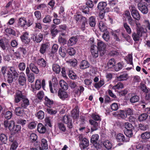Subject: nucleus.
Returning a JSON list of instances; mask_svg holds the SVG:
<instances>
[{
	"instance_id": "nucleus-53",
	"label": "nucleus",
	"mask_w": 150,
	"mask_h": 150,
	"mask_svg": "<svg viewBox=\"0 0 150 150\" xmlns=\"http://www.w3.org/2000/svg\"><path fill=\"white\" fill-rule=\"evenodd\" d=\"M104 84V80L103 79H101L100 80L98 83H95L94 86L96 88H99L103 86Z\"/></svg>"
},
{
	"instance_id": "nucleus-6",
	"label": "nucleus",
	"mask_w": 150,
	"mask_h": 150,
	"mask_svg": "<svg viewBox=\"0 0 150 150\" xmlns=\"http://www.w3.org/2000/svg\"><path fill=\"white\" fill-rule=\"evenodd\" d=\"M138 9L143 14H146L148 11V8L144 3H139L138 4Z\"/></svg>"
},
{
	"instance_id": "nucleus-51",
	"label": "nucleus",
	"mask_w": 150,
	"mask_h": 150,
	"mask_svg": "<svg viewBox=\"0 0 150 150\" xmlns=\"http://www.w3.org/2000/svg\"><path fill=\"white\" fill-rule=\"evenodd\" d=\"M36 117L39 119H42L44 117V112L42 110L39 111L37 113Z\"/></svg>"
},
{
	"instance_id": "nucleus-40",
	"label": "nucleus",
	"mask_w": 150,
	"mask_h": 150,
	"mask_svg": "<svg viewBox=\"0 0 150 150\" xmlns=\"http://www.w3.org/2000/svg\"><path fill=\"white\" fill-rule=\"evenodd\" d=\"M115 64V62L114 59H111L109 60L108 66L109 68H114Z\"/></svg>"
},
{
	"instance_id": "nucleus-39",
	"label": "nucleus",
	"mask_w": 150,
	"mask_h": 150,
	"mask_svg": "<svg viewBox=\"0 0 150 150\" xmlns=\"http://www.w3.org/2000/svg\"><path fill=\"white\" fill-rule=\"evenodd\" d=\"M52 17L49 15H47L43 18L42 21L45 23H49L52 21Z\"/></svg>"
},
{
	"instance_id": "nucleus-10",
	"label": "nucleus",
	"mask_w": 150,
	"mask_h": 150,
	"mask_svg": "<svg viewBox=\"0 0 150 150\" xmlns=\"http://www.w3.org/2000/svg\"><path fill=\"white\" fill-rule=\"evenodd\" d=\"M99 50L96 46L92 45L90 48V51L93 56L94 58H96L98 56Z\"/></svg>"
},
{
	"instance_id": "nucleus-12",
	"label": "nucleus",
	"mask_w": 150,
	"mask_h": 150,
	"mask_svg": "<svg viewBox=\"0 0 150 150\" xmlns=\"http://www.w3.org/2000/svg\"><path fill=\"white\" fill-rule=\"evenodd\" d=\"M50 48V44L49 42H46L41 45L40 50V52L44 54L47 50Z\"/></svg>"
},
{
	"instance_id": "nucleus-7",
	"label": "nucleus",
	"mask_w": 150,
	"mask_h": 150,
	"mask_svg": "<svg viewBox=\"0 0 150 150\" xmlns=\"http://www.w3.org/2000/svg\"><path fill=\"white\" fill-rule=\"evenodd\" d=\"M89 122L91 125V132L97 130L98 129L99 127V123L91 119L89 120Z\"/></svg>"
},
{
	"instance_id": "nucleus-46",
	"label": "nucleus",
	"mask_w": 150,
	"mask_h": 150,
	"mask_svg": "<svg viewBox=\"0 0 150 150\" xmlns=\"http://www.w3.org/2000/svg\"><path fill=\"white\" fill-rule=\"evenodd\" d=\"M99 138V136L98 134H96L93 135L91 138V142L92 143H96L98 140Z\"/></svg>"
},
{
	"instance_id": "nucleus-54",
	"label": "nucleus",
	"mask_w": 150,
	"mask_h": 150,
	"mask_svg": "<svg viewBox=\"0 0 150 150\" xmlns=\"http://www.w3.org/2000/svg\"><path fill=\"white\" fill-rule=\"evenodd\" d=\"M139 100V98L136 95L132 96L130 99V101L132 103L138 102Z\"/></svg>"
},
{
	"instance_id": "nucleus-25",
	"label": "nucleus",
	"mask_w": 150,
	"mask_h": 150,
	"mask_svg": "<svg viewBox=\"0 0 150 150\" xmlns=\"http://www.w3.org/2000/svg\"><path fill=\"white\" fill-rule=\"evenodd\" d=\"M1 115L3 117H4L6 119L9 120L11 117L12 114V112L10 111H7L5 113L3 111Z\"/></svg>"
},
{
	"instance_id": "nucleus-13",
	"label": "nucleus",
	"mask_w": 150,
	"mask_h": 150,
	"mask_svg": "<svg viewBox=\"0 0 150 150\" xmlns=\"http://www.w3.org/2000/svg\"><path fill=\"white\" fill-rule=\"evenodd\" d=\"M20 105L22 108L26 109L30 105L29 101L25 96L21 102Z\"/></svg>"
},
{
	"instance_id": "nucleus-44",
	"label": "nucleus",
	"mask_w": 150,
	"mask_h": 150,
	"mask_svg": "<svg viewBox=\"0 0 150 150\" xmlns=\"http://www.w3.org/2000/svg\"><path fill=\"white\" fill-rule=\"evenodd\" d=\"M74 18L76 21L77 22L79 21L80 22L82 21V20L83 18H86L85 17H83L81 15L78 14L75 15Z\"/></svg>"
},
{
	"instance_id": "nucleus-3",
	"label": "nucleus",
	"mask_w": 150,
	"mask_h": 150,
	"mask_svg": "<svg viewBox=\"0 0 150 150\" xmlns=\"http://www.w3.org/2000/svg\"><path fill=\"white\" fill-rule=\"evenodd\" d=\"M133 17L137 20H139L140 18V16L138 11L134 6H131L129 7Z\"/></svg>"
},
{
	"instance_id": "nucleus-59",
	"label": "nucleus",
	"mask_w": 150,
	"mask_h": 150,
	"mask_svg": "<svg viewBox=\"0 0 150 150\" xmlns=\"http://www.w3.org/2000/svg\"><path fill=\"white\" fill-rule=\"evenodd\" d=\"M0 139L2 142L6 143L7 140V138L5 134H2L0 135Z\"/></svg>"
},
{
	"instance_id": "nucleus-23",
	"label": "nucleus",
	"mask_w": 150,
	"mask_h": 150,
	"mask_svg": "<svg viewBox=\"0 0 150 150\" xmlns=\"http://www.w3.org/2000/svg\"><path fill=\"white\" fill-rule=\"evenodd\" d=\"M37 129L39 132L41 134L45 133L46 130L45 127L41 123H39L38 124Z\"/></svg>"
},
{
	"instance_id": "nucleus-37",
	"label": "nucleus",
	"mask_w": 150,
	"mask_h": 150,
	"mask_svg": "<svg viewBox=\"0 0 150 150\" xmlns=\"http://www.w3.org/2000/svg\"><path fill=\"white\" fill-rule=\"evenodd\" d=\"M103 144L105 147L108 150L110 149L112 147V144L108 140L104 142Z\"/></svg>"
},
{
	"instance_id": "nucleus-29",
	"label": "nucleus",
	"mask_w": 150,
	"mask_h": 150,
	"mask_svg": "<svg viewBox=\"0 0 150 150\" xmlns=\"http://www.w3.org/2000/svg\"><path fill=\"white\" fill-rule=\"evenodd\" d=\"M59 85L64 90H67L68 88L67 83L63 80H61L59 82Z\"/></svg>"
},
{
	"instance_id": "nucleus-28",
	"label": "nucleus",
	"mask_w": 150,
	"mask_h": 150,
	"mask_svg": "<svg viewBox=\"0 0 150 150\" xmlns=\"http://www.w3.org/2000/svg\"><path fill=\"white\" fill-rule=\"evenodd\" d=\"M79 9L85 14H88L89 13V9L88 7L86 6H81L79 7Z\"/></svg>"
},
{
	"instance_id": "nucleus-63",
	"label": "nucleus",
	"mask_w": 150,
	"mask_h": 150,
	"mask_svg": "<svg viewBox=\"0 0 150 150\" xmlns=\"http://www.w3.org/2000/svg\"><path fill=\"white\" fill-rule=\"evenodd\" d=\"M111 109L113 111H116L118 109V104L116 103H114L110 105Z\"/></svg>"
},
{
	"instance_id": "nucleus-27",
	"label": "nucleus",
	"mask_w": 150,
	"mask_h": 150,
	"mask_svg": "<svg viewBox=\"0 0 150 150\" xmlns=\"http://www.w3.org/2000/svg\"><path fill=\"white\" fill-rule=\"evenodd\" d=\"M78 40L75 37L71 38L68 42V45L69 46H71L75 44L77 42Z\"/></svg>"
},
{
	"instance_id": "nucleus-43",
	"label": "nucleus",
	"mask_w": 150,
	"mask_h": 150,
	"mask_svg": "<svg viewBox=\"0 0 150 150\" xmlns=\"http://www.w3.org/2000/svg\"><path fill=\"white\" fill-rule=\"evenodd\" d=\"M45 105L49 107H50L53 104V101L50 100L47 97L45 98Z\"/></svg>"
},
{
	"instance_id": "nucleus-9",
	"label": "nucleus",
	"mask_w": 150,
	"mask_h": 150,
	"mask_svg": "<svg viewBox=\"0 0 150 150\" xmlns=\"http://www.w3.org/2000/svg\"><path fill=\"white\" fill-rule=\"evenodd\" d=\"M63 121L66 124H67V127L70 129L73 127V125L71 120L70 119L69 116L64 115L63 118Z\"/></svg>"
},
{
	"instance_id": "nucleus-45",
	"label": "nucleus",
	"mask_w": 150,
	"mask_h": 150,
	"mask_svg": "<svg viewBox=\"0 0 150 150\" xmlns=\"http://www.w3.org/2000/svg\"><path fill=\"white\" fill-rule=\"evenodd\" d=\"M65 51V49L63 47H61L59 49V54L63 57H64L66 56Z\"/></svg>"
},
{
	"instance_id": "nucleus-61",
	"label": "nucleus",
	"mask_w": 150,
	"mask_h": 150,
	"mask_svg": "<svg viewBox=\"0 0 150 150\" xmlns=\"http://www.w3.org/2000/svg\"><path fill=\"white\" fill-rule=\"evenodd\" d=\"M124 132L126 135L129 137H131L133 135L132 130L126 129Z\"/></svg>"
},
{
	"instance_id": "nucleus-52",
	"label": "nucleus",
	"mask_w": 150,
	"mask_h": 150,
	"mask_svg": "<svg viewBox=\"0 0 150 150\" xmlns=\"http://www.w3.org/2000/svg\"><path fill=\"white\" fill-rule=\"evenodd\" d=\"M27 76L28 77V81L31 83L34 82L35 79V76L33 73H31L30 74Z\"/></svg>"
},
{
	"instance_id": "nucleus-21",
	"label": "nucleus",
	"mask_w": 150,
	"mask_h": 150,
	"mask_svg": "<svg viewBox=\"0 0 150 150\" xmlns=\"http://www.w3.org/2000/svg\"><path fill=\"white\" fill-rule=\"evenodd\" d=\"M13 124H14V122L12 120L9 121L7 120H6L4 122V127L6 128L8 127L9 130H10L12 127H13Z\"/></svg>"
},
{
	"instance_id": "nucleus-32",
	"label": "nucleus",
	"mask_w": 150,
	"mask_h": 150,
	"mask_svg": "<svg viewBox=\"0 0 150 150\" xmlns=\"http://www.w3.org/2000/svg\"><path fill=\"white\" fill-rule=\"evenodd\" d=\"M141 138L143 139H147L150 138V132H146L141 134Z\"/></svg>"
},
{
	"instance_id": "nucleus-22",
	"label": "nucleus",
	"mask_w": 150,
	"mask_h": 150,
	"mask_svg": "<svg viewBox=\"0 0 150 150\" xmlns=\"http://www.w3.org/2000/svg\"><path fill=\"white\" fill-rule=\"evenodd\" d=\"M23 109L21 106L16 107L15 110L16 115L18 116H23L24 114Z\"/></svg>"
},
{
	"instance_id": "nucleus-4",
	"label": "nucleus",
	"mask_w": 150,
	"mask_h": 150,
	"mask_svg": "<svg viewBox=\"0 0 150 150\" xmlns=\"http://www.w3.org/2000/svg\"><path fill=\"white\" fill-rule=\"evenodd\" d=\"M25 96L22 91H17L14 96V102L16 103H18Z\"/></svg>"
},
{
	"instance_id": "nucleus-47",
	"label": "nucleus",
	"mask_w": 150,
	"mask_h": 150,
	"mask_svg": "<svg viewBox=\"0 0 150 150\" xmlns=\"http://www.w3.org/2000/svg\"><path fill=\"white\" fill-rule=\"evenodd\" d=\"M68 76L70 79L73 80L76 79L77 78L76 74L72 71H69Z\"/></svg>"
},
{
	"instance_id": "nucleus-64",
	"label": "nucleus",
	"mask_w": 150,
	"mask_h": 150,
	"mask_svg": "<svg viewBox=\"0 0 150 150\" xmlns=\"http://www.w3.org/2000/svg\"><path fill=\"white\" fill-rule=\"evenodd\" d=\"M58 126L59 129L65 132L66 130V128L63 123L59 122L58 124Z\"/></svg>"
},
{
	"instance_id": "nucleus-24",
	"label": "nucleus",
	"mask_w": 150,
	"mask_h": 150,
	"mask_svg": "<svg viewBox=\"0 0 150 150\" xmlns=\"http://www.w3.org/2000/svg\"><path fill=\"white\" fill-rule=\"evenodd\" d=\"M37 63L38 65L43 67H45L47 65L46 62L42 58L38 59Z\"/></svg>"
},
{
	"instance_id": "nucleus-56",
	"label": "nucleus",
	"mask_w": 150,
	"mask_h": 150,
	"mask_svg": "<svg viewBox=\"0 0 150 150\" xmlns=\"http://www.w3.org/2000/svg\"><path fill=\"white\" fill-rule=\"evenodd\" d=\"M124 88V85L123 83L120 82H118L117 84L113 86L112 88L114 89H119Z\"/></svg>"
},
{
	"instance_id": "nucleus-36",
	"label": "nucleus",
	"mask_w": 150,
	"mask_h": 150,
	"mask_svg": "<svg viewBox=\"0 0 150 150\" xmlns=\"http://www.w3.org/2000/svg\"><path fill=\"white\" fill-rule=\"evenodd\" d=\"M148 115L146 113H142L139 117L138 120L140 122L145 120L147 118Z\"/></svg>"
},
{
	"instance_id": "nucleus-49",
	"label": "nucleus",
	"mask_w": 150,
	"mask_h": 150,
	"mask_svg": "<svg viewBox=\"0 0 150 150\" xmlns=\"http://www.w3.org/2000/svg\"><path fill=\"white\" fill-rule=\"evenodd\" d=\"M82 20V21L80 23H81V28L82 30H84L85 29V24L87 23V18H83Z\"/></svg>"
},
{
	"instance_id": "nucleus-16",
	"label": "nucleus",
	"mask_w": 150,
	"mask_h": 150,
	"mask_svg": "<svg viewBox=\"0 0 150 150\" xmlns=\"http://www.w3.org/2000/svg\"><path fill=\"white\" fill-rule=\"evenodd\" d=\"M9 70L8 71L7 73H10L12 76H13L14 78H17L19 74L17 72V70L14 67H9Z\"/></svg>"
},
{
	"instance_id": "nucleus-55",
	"label": "nucleus",
	"mask_w": 150,
	"mask_h": 150,
	"mask_svg": "<svg viewBox=\"0 0 150 150\" xmlns=\"http://www.w3.org/2000/svg\"><path fill=\"white\" fill-rule=\"evenodd\" d=\"M124 125L126 129L132 130L134 129V127L132 124L129 122H125V123Z\"/></svg>"
},
{
	"instance_id": "nucleus-18",
	"label": "nucleus",
	"mask_w": 150,
	"mask_h": 150,
	"mask_svg": "<svg viewBox=\"0 0 150 150\" xmlns=\"http://www.w3.org/2000/svg\"><path fill=\"white\" fill-rule=\"evenodd\" d=\"M80 68L82 69H84L89 67L90 64L86 60H83L80 63Z\"/></svg>"
},
{
	"instance_id": "nucleus-58",
	"label": "nucleus",
	"mask_w": 150,
	"mask_h": 150,
	"mask_svg": "<svg viewBox=\"0 0 150 150\" xmlns=\"http://www.w3.org/2000/svg\"><path fill=\"white\" fill-rule=\"evenodd\" d=\"M122 67L123 66L119 62L115 65L113 68L116 71H118L122 69Z\"/></svg>"
},
{
	"instance_id": "nucleus-62",
	"label": "nucleus",
	"mask_w": 150,
	"mask_h": 150,
	"mask_svg": "<svg viewBox=\"0 0 150 150\" xmlns=\"http://www.w3.org/2000/svg\"><path fill=\"white\" fill-rule=\"evenodd\" d=\"M41 82L40 80L37 79L35 82V88L37 90H39L41 88Z\"/></svg>"
},
{
	"instance_id": "nucleus-60",
	"label": "nucleus",
	"mask_w": 150,
	"mask_h": 150,
	"mask_svg": "<svg viewBox=\"0 0 150 150\" xmlns=\"http://www.w3.org/2000/svg\"><path fill=\"white\" fill-rule=\"evenodd\" d=\"M125 112L127 115H132L134 114V110L130 108L126 109Z\"/></svg>"
},
{
	"instance_id": "nucleus-35",
	"label": "nucleus",
	"mask_w": 150,
	"mask_h": 150,
	"mask_svg": "<svg viewBox=\"0 0 150 150\" xmlns=\"http://www.w3.org/2000/svg\"><path fill=\"white\" fill-rule=\"evenodd\" d=\"M107 5L106 3L105 2H100L98 5L97 8L100 10H104Z\"/></svg>"
},
{
	"instance_id": "nucleus-17",
	"label": "nucleus",
	"mask_w": 150,
	"mask_h": 150,
	"mask_svg": "<svg viewBox=\"0 0 150 150\" xmlns=\"http://www.w3.org/2000/svg\"><path fill=\"white\" fill-rule=\"evenodd\" d=\"M79 112L78 106L76 105L71 112V116L74 119H76L79 117Z\"/></svg>"
},
{
	"instance_id": "nucleus-33",
	"label": "nucleus",
	"mask_w": 150,
	"mask_h": 150,
	"mask_svg": "<svg viewBox=\"0 0 150 150\" xmlns=\"http://www.w3.org/2000/svg\"><path fill=\"white\" fill-rule=\"evenodd\" d=\"M123 26L126 32L129 34H131L132 30L129 25L127 23H123Z\"/></svg>"
},
{
	"instance_id": "nucleus-31",
	"label": "nucleus",
	"mask_w": 150,
	"mask_h": 150,
	"mask_svg": "<svg viewBox=\"0 0 150 150\" xmlns=\"http://www.w3.org/2000/svg\"><path fill=\"white\" fill-rule=\"evenodd\" d=\"M95 18L93 16L90 17L88 20V23L92 27H94L96 24Z\"/></svg>"
},
{
	"instance_id": "nucleus-50",
	"label": "nucleus",
	"mask_w": 150,
	"mask_h": 150,
	"mask_svg": "<svg viewBox=\"0 0 150 150\" xmlns=\"http://www.w3.org/2000/svg\"><path fill=\"white\" fill-rule=\"evenodd\" d=\"M7 82L9 83H11L13 81V79L15 78H14L13 76H12L10 73H7Z\"/></svg>"
},
{
	"instance_id": "nucleus-8",
	"label": "nucleus",
	"mask_w": 150,
	"mask_h": 150,
	"mask_svg": "<svg viewBox=\"0 0 150 150\" xmlns=\"http://www.w3.org/2000/svg\"><path fill=\"white\" fill-rule=\"evenodd\" d=\"M26 79L25 74L21 72L18 79V82L20 85L23 86L25 84Z\"/></svg>"
},
{
	"instance_id": "nucleus-26",
	"label": "nucleus",
	"mask_w": 150,
	"mask_h": 150,
	"mask_svg": "<svg viewBox=\"0 0 150 150\" xmlns=\"http://www.w3.org/2000/svg\"><path fill=\"white\" fill-rule=\"evenodd\" d=\"M43 35L42 34L40 33L39 35L35 36L33 35V40L36 41V42H40L42 40Z\"/></svg>"
},
{
	"instance_id": "nucleus-30",
	"label": "nucleus",
	"mask_w": 150,
	"mask_h": 150,
	"mask_svg": "<svg viewBox=\"0 0 150 150\" xmlns=\"http://www.w3.org/2000/svg\"><path fill=\"white\" fill-rule=\"evenodd\" d=\"M52 69L54 72L58 74L61 71V67L59 65L54 64L52 65Z\"/></svg>"
},
{
	"instance_id": "nucleus-41",
	"label": "nucleus",
	"mask_w": 150,
	"mask_h": 150,
	"mask_svg": "<svg viewBox=\"0 0 150 150\" xmlns=\"http://www.w3.org/2000/svg\"><path fill=\"white\" fill-rule=\"evenodd\" d=\"M27 21L24 18H21L18 21V24L21 27L24 26L26 24Z\"/></svg>"
},
{
	"instance_id": "nucleus-1",
	"label": "nucleus",
	"mask_w": 150,
	"mask_h": 150,
	"mask_svg": "<svg viewBox=\"0 0 150 150\" xmlns=\"http://www.w3.org/2000/svg\"><path fill=\"white\" fill-rule=\"evenodd\" d=\"M137 26V33L134 32L132 35V37L135 41H138L140 38L142 36V33L144 32V29L141 26L140 24L136 23Z\"/></svg>"
},
{
	"instance_id": "nucleus-57",
	"label": "nucleus",
	"mask_w": 150,
	"mask_h": 150,
	"mask_svg": "<svg viewBox=\"0 0 150 150\" xmlns=\"http://www.w3.org/2000/svg\"><path fill=\"white\" fill-rule=\"evenodd\" d=\"M103 34L102 37L103 39L106 41H108L110 39V36L108 32L105 31Z\"/></svg>"
},
{
	"instance_id": "nucleus-14",
	"label": "nucleus",
	"mask_w": 150,
	"mask_h": 150,
	"mask_svg": "<svg viewBox=\"0 0 150 150\" xmlns=\"http://www.w3.org/2000/svg\"><path fill=\"white\" fill-rule=\"evenodd\" d=\"M104 20H101L99 22V27L100 31L103 32L106 31L107 27Z\"/></svg>"
},
{
	"instance_id": "nucleus-5",
	"label": "nucleus",
	"mask_w": 150,
	"mask_h": 150,
	"mask_svg": "<svg viewBox=\"0 0 150 150\" xmlns=\"http://www.w3.org/2000/svg\"><path fill=\"white\" fill-rule=\"evenodd\" d=\"M58 96L61 100H64L69 97V95L65 90L60 89L58 91Z\"/></svg>"
},
{
	"instance_id": "nucleus-38",
	"label": "nucleus",
	"mask_w": 150,
	"mask_h": 150,
	"mask_svg": "<svg viewBox=\"0 0 150 150\" xmlns=\"http://www.w3.org/2000/svg\"><path fill=\"white\" fill-rule=\"evenodd\" d=\"M117 139L120 142H126L128 141L125 140V136L121 133H119L117 135Z\"/></svg>"
},
{
	"instance_id": "nucleus-19",
	"label": "nucleus",
	"mask_w": 150,
	"mask_h": 150,
	"mask_svg": "<svg viewBox=\"0 0 150 150\" xmlns=\"http://www.w3.org/2000/svg\"><path fill=\"white\" fill-rule=\"evenodd\" d=\"M21 126L19 125H15L13 124V127H12L11 128L10 130L13 133L16 134L19 132L21 130Z\"/></svg>"
},
{
	"instance_id": "nucleus-20",
	"label": "nucleus",
	"mask_w": 150,
	"mask_h": 150,
	"mask_svg": "<svg viewBox=\"0 0 150 150\" xmlns=\"http://www.w3.org/2000/svg\"><path fill=\"white\" fill-rule=\"evenodd\" d=\"M29 67L31 71L36 74H38L39 72V70L37 66L35 64L31 63L29 65Z\"/></svg>"
},
{
	"instance_id": "nucleus-48",
	"label": "nucleus",
	"mask_w": 150,
	"mask_h": 150,
	"mask_svg": "<svg viewBox=\"0 0 150 150\" xmlns=\"http://www.w3.org/2000/svg\"><path fill=\"white\" fill-rule=\"evenodd\" d=\"M41 146L42 148L45 149L48 148V145L47 141L45 139H42L41 140Z\"/></svg>"
},
{
	"instance_id": "nucleus-42",
	"label": "nucleus",
	"mask_w": 150,
	"mask_h": 150,
	"mask_svg": "<svg viewBox=\"0 0 150 150\" xmlns=\"http://www.w3.org/2000/svg\"><path fill=\"white\" fill-rule=\"evenodd\" d=\"M46 7V5L45 4H40L36 5L35 7V10H43Z\"/></svg>"
},
{
	"instance_id": "nucleus-34",
	"label": "nucleus",
	"mask_w": 150,
	"mask_h": 150,
	"mask_svg": "<svg viewBox=\"0 0 150 150\" xmlns=\"http://www.w3.org/2000/svg\"><path fill=\"white\" fill-rule=\"evenodd\" d=\"M128 75L127 74H124L116 77L117 81H121L126 80L127 79Z\"/></svg>"
},
{
	"instance_id": "nucleus-2",
	"label": "nucleus",
	"mask_w": 150,
	"mask_h": 150,
	"mask_svg": "<svg viewBox=\"0 0 150 150\" xmlns=\"http://www.w3.org/2000/svg\"><path fill=\"white\" fill-rule=\"evenodd\" d=\"M97 45L100 55L103 56L106 51V44L103 41L99 40L98 42Z\"/></svg>"
},
{
	"instance_id": "nucleus-11",
	"label": "nucleus",
	"mask_w": 150,
	"mask_h": 150,
	"mask_svg": "<svg viewBox=\"0 0 150 150\" xmlns=\"http://www.w3.org/2000/svg\"><path fill=\"white\" fill-rule=\"evenodd\" d=\"M20 38L22 42L25 44H28L30 42L29 34L27 32L23 33V35L21 36Z\"/></svg>"
},
{
	"instance_id": "nucleus-15",
	"label": "nucleus",
	"mask_w": 150,
	"mask_h": 150,
	"mask_svg": "<svg viewBox=\"0 0 150 150\" xmlns=\"http://www.w3.org/2000/svg\"><path fill=\"white\" fill-rule=\"evenodd\" d=\"M88 145V140L85 138L82 139L81 143L79 144L80 147L81 149V150H85Z\"/></svg>"
}]
</instances>
